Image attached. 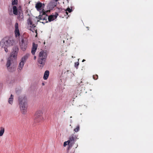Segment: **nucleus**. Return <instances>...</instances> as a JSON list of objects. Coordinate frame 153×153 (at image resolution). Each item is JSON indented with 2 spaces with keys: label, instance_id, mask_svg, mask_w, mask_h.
<instances>
[{
  "label": "nucleus",
  "instance_id": "nucleus-1",
  "mask_svg": "<svg viewBox=\"0 0 153 153\" xmlns=\"http://www.w3.org/2000/svg\"><path fill=\"white\" fill-rule=\"evenodd\" d=\"M27 99L25 97H21L19 98L20 110L22 113L24 114H25L27 112Z\"/></svg>",
  "mask_w": 153,
  "mask_h": 153
},
{
  "label": "nucleus",
  "instance_id": "nucleus-2",
  "mask_svg": "<svg viewBox=\"0 0 153 153\" xmlns=\"http://www.w3.org/2000/svg\"><path fill=\"white\" fill-rule=\"evenodd\" d=\"M47 54L46 52L43 51H41L39 55L38 64L41 67H42L45 65Z\"/></svg>",
  "mask_w": 153,
  "mask_h": 153
},
{
  "label": "nucleus",
  "instance_id": "nucleus-3",
  "mask_svg": "<svg viewBox=\"0 0 153 153\" xmlns=\"http://www.w3.org/2000/svg\"><path fill=\"white\" fill-rule=\"evenodd\" d=\"M42 114L43 113L42 110H37L34 115L35 121L37 122H39L42 120L43 119Z\"/></svg>",
  "mask_w": 153,
  "mask_h": 153
},
{
  "label": "nucleus",
  "instance_id": "nucleus-4",
  "mask_svg": "<svg viewBox=\"0 0 153 153\" xmlns=\"http://www.w3.org/2000/svg\"><path fill=\"white\" fill-rule=\"evenodd\" d=\"M4 43V45L7 47H9L13 45L14 42L13 40L11 39L9 37H4L2 40Z\"/></svg>",
  "mask_w": 153,
  "mask_h": 153
},
{
  "label": "nucleus",
  "instance_id": "nucleus-5",
  "mask_svg": "<svg viewBox=\"0 0 153 153\" xmlns=\"http://www.w3.org/2000/svg\"><path fill=\"white\" fill-rule=\"evenodd\" d=\"M12 59L11 57L8 58L6 64V66L8 71L10 72H13L16 69V67L14 65L11 66V62Z\"/></svg>",
  "mask_w": 153,
  "mask_h": 153
},
{
  "label": "nucleus",
  "instance_id": "nucleus-6",
  "mask_svg": "<svg viewBox=\"0 0 153 153\" xmlns=\"http://www.w3.org/2000/svg\"><path fill=\"white\" fill-rule=\"evenodd\" d=\"M48 12V11H45L43 9L40 12V15L39 16V20H42L44 21L45 22H48L47 21V19L48 15L46 14Z\"/></svg>",
  "mask_w": 153,
  "mask_h": 153
},
{
  "label": "nucleus",
  "instance_id": "nucleus-7",
  "mask_svg": "<svg viewBox=\"0 0 153 153\" xmlns=\"http://www.w3.org/2000/svg\"><path fill=\"white\" fill-rule=\"evenodd\" d=\"M29 56L30 54H27L22 58L21 61L19 64V68H18V71H20L22 69L23 67L24 63L26 62V60Z\"/></svg>",
  "mask_w": 153,
  "mask_h": 153
},
{
  "label": "nucleus",
  "instance_id": "nucleus-8",
  "mask_svg": "<svg viewBox=\"0 0 153 153\" xmlns=\"http://www.w3.org/2000/svg\"><path fill=\"white\" fill-rule=\"evenodd\" d=\"M27 40L22 39L20 43V46L21 49L23 51H25L27 47Z\"/></svg>",
  "mask_w": 153,
  "mask_h": 153
},
{
  "label": "nucleus",
  "instance_id": "nucleus-9",
  "mask_svg": "<svg viewBox=\"0 0 153 153\" xmlns=\"http://www.w3.org/2000/svg\"><path fill=\"white\" fill-rule=\"evenodd\" d=\"M27 22L28 25H30V30L32 32H36L37 29L36 28V26L33 24V22L31 20V19L29 18L27 20Z\"/></svg>",
  "mask_w": 153,
  "mask_h": 153
},
{
  "label": "nucleus",
  "instance_id": "nucleus-10",
  "mask_svg": "<svg viewBox=\"0 0 153 153\" xmlns=\"http://www.w3.org/2000/svg\"><path fill=\"white\" fill-rule=\"evenodd\" d=\"M77 139L76 136L74 134H72L70 136L68 140L69 143H70L72 147L75 142L77 140Z\"/></svg>",
  "mask_w": 153,
  "mask_h": 153
},
{
  "label": "nucleus",
  "instance_id": "nucleus-11",
  "mask_svg": "<svg viewBox=\"0 0 153 153\" xmlns=\"http://www.w3.org/2000/svg\"><path fill=\"white\" fill-rule=\"evenodd\" d=\"M13 52L12 53L11 56L10 57H13L14 58L16 57L17 53L19 51V48L17 46H15L13 48Z\"/></svg>",
  "mask_w": 153,
  "mask_h": 153
},
{
  "label": "nucleus",
  "instance_id": "nucleus-12",
  "mask_svg": "<svg viewBox=\"0 0 153 153\" xmlns=\"http://www.w3.org/2000/svg\"><path fill=\"white\" fill-rule=\"evenodd\" d=\"M45 6V4L43 3V4L41 2L37 3L35 6V7L38 11H39L42 10V7L44 8Z\"/></svg>",
  "mask_w": 153,
  "mask_h": 153
},
{
  "label": "nucleus",
  "instance_id": "nucleus-13",
  "mask_svg": "<svg viewBox=\"0 0 153 153\" xmlns=\"http://www.w3.org/2000/svg\"><path fill=\"white\" fill-rule=\"evenodd\" d=\"M38 45L34 42L33 43V46L31 49V53L33 55H34L36 51Z\"/></svg>",
  "mask_w": 153,
  "mask_h": 153
},
{
  "label": "nucleus",
  "instance_id": "nucleus-14",
  "mask_svg": "<svg viewBox=\"0 0 153 153\" xmlns=\"http://www.w3.org/2000/svg\"><path fill=\"white\" fill-rule=\"evenodd\" d=\"M56 17L57 16L55 15L49 16L48 18V21L50 22H51L56 19Z\"/></svg>",
  "mask_w": 153,
  "mask_h": 153
},
{
  "label": "nucleus",
  "instance_id": "nucleus-15",
  "mask_svg": "<svg viewBox=\"0 0 153 153\" xmlns=\"http://www.w3.org/2000/svg\"><path fill=\"white\" fill-rule=\"evenodd\" d=\"M49 72L47 70L45 71L43 76V78L44 79H47L49 75Z\"/></svg>",
  "mask_w": 153,
  "mask_h": 153
},
{
  "label": "nucleus",
  "instance_id": "nucleus-16",
  "mask_svg": "<svg viewBox=\"0 0 153 153\" xmlns=\"http://www.w3.org/2000/svg\"><path fill=\"white\" fill-rule=\"evenodd\" d=\"M13 13L15 15H17L18 14V10L16 6H14L13 7Z\"/></svg>",
  "mask_w": 153,
  "mask_h": 153
},
{
  "label": "nucleus",
  "instance_id": "nucleus-17",
  "mask_svg": "<svg viewBox=\"0 0 153 153\" xmlns=\"http://www.w3.org/2000/svg\"><path fill=\"white\" fill-rule=\"evenodd\" d=\"M67 145H68L69 146L68 148V149L72 147L70 143H69L68 140L65 141L64 143L63 146H66Z\"/></svg>",
  "mask_w": 153,
  "mask_h": 153
},
{
  "label": "nucleus",
  "instance_id": "nucleus-18",
  "mask_svg": "<svg viewBox=\"0 0 153 153\" xmlns=\"http://www.w3.org/2000/svg\"><path fill=\"white\" fill-rule=\"evenodd\" d=\"M13 96L12 94H11L10 97L9 99L8 100V102L9 103L11 104H12L13 103Z\"/></svg>",
  "mask_w": 153,
  "mask_h": 153
},
{
  "label": "nucleus",
  "instance_id": "nucleus-19",
  "mask_svg": "<svg viewBox=\"0 0 153 153\" xmlns=\"http://www.w3.org/2000/svg\"><path fill=\"white\" fill-rule=\"evenodd\" d=\"M4 128L1 127L0 128V136H2L4 132Z\"/></svg>",
  "mask_w": 153,
  "mask_h": 153
},
{
  "label": "nucleus",
  "instance_id": "nucleus-20",
  "mask_svg": "<svg viewBox=\"0 0 153 153\" xmlns=\"http://www.w3.org/2000/svg\"><path fill=\"white\" fill-rule=\"evenodd\" d=\"M15 36L16 37H17V36H19L20 35V34L19 30H15Z\"/></svg>",
  "mask_w": 153,
  "mask_h": 153
},
{
  "label": "nucleus",
  "instance_id": "nucleus-21",
  "mask_svg": "<svg viewBox=\"0 0 153 153\" xmlns=\"http://www.w3.org/2000/svg\"><path fill=\"white\" fill-rule=\"evenodd\" d=\"M18 3V0H12V5H17Z\"/></svg>",
  "mask_w": 153,
  "mask_h": 153
},
{
  "label": "nucleus",
  "instance_id": "nucleus-22",
  "mask_svg": "<svg viewBox=\"0 0 153 153\" xmlns=\"http://www.w3.org/2000/svg\"><path fill=\"white\" fill-rule=\"evenodd\" d=\"M79 130V126L78 125L76 128L74 129V131L75 132H78Z\"/></svg>",
  "mask_w": 153,
  "mask_h": 153
},
{
  "label": "nucleus",
  "instance_id": "nucleus-23",
  "mask_svg": "<svg viewBox=\"0 0 153 153\" xmlns=\"http://www.w3.org/2000/svg\"><path fill=\"white\" fill-rule=\"evenodd\" d=\"M15 30H18L19 29V25L17 23H16L15 25Z\"/></svg>",
  "mask_w": 153,
  "mask_h": 153
},
{
  "label": "nucleus",
  "instance_id": "nucleus-24",
  "mask_svg": "<svg viewBox=\"0 0 153 153\" xmlns=\"http://www.w3.org/2000/svg\"><path fill=\"white\" fill-rule=\"evenodd\" d=\"M65 10L67 11L69 13H71L72 11V8H70L69 7H68Z\"/></svg>",
  "mask_w": 153,
  "mask_h": 153
},
{
  "label": "nucleus",
  "instance_id": "nucleus-25",
  "mask_svg": "<svg viewBox=\"0 0 153 153\" xmlns=\"http://www.w3.org/2000/svg\"><path fill=\"white\" fill-rule=\"evenodd\" d=\"M19 16L18 18H20L21 19H23V15L22 13H19Z\"/></svg>",
  "mask_w": 153,
  "mask_h": 153
},
{
  "label": "nucleus",
  "instance_id": "nucleus-26",
  "mask_svg": "<svg viewBox=\"0 0 153 153\" xmlns=\"http://www.w3.org/2000/svg\"><path fill=\"white\" fill-rule=\"evenodd\" d=\"M93 79L95 80H97L98 78V76L97 75H94L93 76Z\"/></svg>",
  "mask_w": 153,
  "mask_h": 153
},
{
  "label": "nucleus",
  "instance_id": "nucleus-27",
  "mask_svg": "<svg viewBox=\"0 0 153 153\" xmlns=\"http://www.w3.org/2000/svg\"><path fill=\"white\" fill-rule=\"evenodd\" d=\"M79 63L78 62H77L75 63V67L76 68V69L78 68V67L79 65Z\"/></svg>",
  "mask_w": 153,
  "mask_h": 153
},
{
  "label": "nucleus",
  "instance_id": "nucleus-28",
  "mask_svg": "<svg viewBox=\"0 0 153 153\" xmlns=\"http://www.w3.org/2000/svg\"><path fill=\"white\" fill-rule=\"evenodd\" d=\"M4 51L6 52H8V50L7 48V47L6 46H4Z\"/></svg>",
  "mask_w": 153,
  "mask_h": 153
},
{
  "label": "nucleus",
  "instance_id": "nucleus-29",
  "mask_svg": "<svg viewBox=\"0 0 153 153\" xmlns=\"http://www.w3.org/2000/svg\"><path fill=\"white\" fill-rule=\"evenodd\" d=\"M66 12H65V13L67 15H68V12L66 10H65Z\"/></svg>",
  "mask_w": 153,
  "mask_h": 153
},
{
  "label": "nucleus",
  "instance_id": "nucleus-30",
  "mask_svg": "<svg viewBox=\"0 0 153 153\" xmlns=\"http://www.w3.org/2000/svg\"><path fill=\"white\" fill-rule=\"evenodd\" d=\"M36 59V56H34V59Z\"/></svg>",
  "mask_w": 153,
  "mask_h": 153
},
{
  "label": "nucleus",
  "instance_id": "nucleus-31",
  "mask_svg": "<svg viewBox=\"0 0 153 153\" xmlns=\"http://www.w3.org/2000/svg\"><path fill=\"white\" fill-rule=\"evenodd\" d=\"M45 85V84H44V83H42V85Z\"/></svg>",
  "mask_w": 153,
  "mask_h": 153
},
{
  "label": "nucleus",
  "instance_id": "nucleus-32",
  "mask_svg": "<svg viewBox=\"0 0 153 153\" xmlns=\"http://www.w3.org/2000/svg\"><path fill=\"white\" fill-rule=\"evenodd\" d=\"M85 61V60L83 59L82 60V62H84Z\"/></svg>",
  "mask_w": 153,
  "mask_h": 153
},
{
  "label": "nucleus",
  "instance_id": "nucleus-33",
  "mask_svg": "<svg viewBox=\"0 0 153 153\" xmlns=\"http://www.w3.org/2000/svg\"><path fill=\"white\" fill-rule=\"evenodd\" d=\"M55 1H56V2H57L58 1V0H54Z\"/></svg>",
  "mask_w": 153,
  "mask_h": 153
},
{
  "label": "nucleus",
  "instance_id": "nucleus-34",
  "mask_svg": "<svg viewBox=\"0 0 153 153\" xmlns=\"http://www.w3.org/2000/svg\"><path fill=\"white\" fill-rule=\"evenodd\" d=\"M82 81H81L80 82V83H82V82H82Z\"/></svg>",
  "mask_w": 153,
  "mask_h": 153
},
{
  "label": "nucleus",
  "instance_id": "nucleus-35",
  "mask_svg": "<svg viewBox=\"0 0 153 153\" xmlns=\"http://www.w3.org/2000/svg\"><path fill=\"white\" fill-rule=\"evenodd\" d=\"M42 22L43 23H44V22Z\"/></svg>",
  "mask_w": 153,
  "mask_h": 153
}]
</instances>
